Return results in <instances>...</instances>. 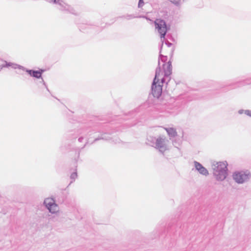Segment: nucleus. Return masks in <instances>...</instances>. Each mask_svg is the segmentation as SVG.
Returning <instances> with one entry per match:
<instances>
[{
  "label": "nucleus",
  "mask_w": 251,
  "mask_h": 251,
  "mask_svg": "<svg viewBox=\"0 0 251 251\" xmlns=\"http://www.w3.org/2000/svg\"><path fill=\"white\" fill-rule=\"evenodd\" d=\"M163 78L159 73L156 71L152 85V93L154 97L158 98L162 91Z\"/></svg>",
  "instance_id": "nucleus-1"
},
{
  "label": "nucleus",
  "mask_w": 251,
  "mask_h": 251,
  "mask_svg": "<svg viewBox=\"0 0 251 251\" xmlns=\"http://www.w3.org/2000/svg\"><path fill=\"white\" fill-rule=\"evenodd\" d=\"M227 165L226 162H220L214 164V173L218 180H223L226 177Z\"/></svg>",
  "instance_id": "nucleus-2"
},
{
  "label": "nucleus",
  "mask_w": 251,
  "mask_h": 251,
  "mask_svg": "<svg viewBox=\"0 0 251 251\" xmlns=\"http://www.w3.org/2000/svg\"><path fill=\"white\" fill-rule=\"evenodd\" d=\"M155 29L160 34L161 37H164L167 32V26L165 22L161 19H156L154 21Z\"/></svg>",
  "instance_id": "nucleus-3"
},
{
  "label": "nucleus",
  "mask_w": 251,
  "mask_h": 251,
  "mask_svg": "<svg viewBox=\"0 0 251 251\" xmlns=\"http://www.w3.org/2000/svg\"><path fill=\"white\" fill-rule=\"evenodd\" d=\"M44 203L50 212L54 213L58 211V206L53 199L50 198L46 199L44 201Z\"/></svg>",
  "instance_id": "nucleus-4"
},
{
  "label": "nucleus",
  "mask_w": 251,
  "mask_h": 251,
  "mask_svg": "<svg viewBox=\"0 0 251 251\" xmlns=\"http://www.w3.org/2000/svg\"><path fill=\"white\" fill-rule=\"evenodd\" d=\"M249 174L245 173H235L233 176L234 179L238 183H241L248 178Z\"/></svg>",
  "instance_id": "nucleus-5"
},
{
  "label": "nucleus",
  "mask_w": 251,
  "mask_h": 251,
  "mask_svg": "<svg viewBox=\"0 0 251 251\" xmlns=\"http://www.w3.org/2000/svg\"><path fill=\"white\" fill-rule=\"evenodd\" d=\"M195 166L199 173L203 175L206 176L208 174L207 170L200 163L195 162Z\"/></svg>",
  "instance_id": "nucleus-6"
},
{
  "label": "nucleus",
  "mask_w": 251,
  "mask_h": 251,
  "mask_svg": "<svg viewBox=\"0 0 251 251\" xmlns=\"http://www.w3.org/2000/svg\"><path fill=\"white\" fill-rule=\"evenodd\" d=\"M164 70L165 75L166 76H169L172 74V64L171 62H168L167 63L164 65Z\"/></svg>",
  "instance_id": "nucleus-7"
},
{
  "label": "nucleus",
  "mask_w": 251,
  "mask_h": 251,
  "mask_svg": "<svg viewBox=\"0 0 251 251\" xmlns=\"http://www.w3.org/2000/svg\"><path fill=\"white\" fill-rule=\"evenodd\" d=\"M28 73L34 77L39 78L41 77L42 74L44 72V70H40L39 71H33L29 70L27 71Z\"/></svg>",
  "instance_id": "nucleus-8"
},
{
  "label": "nucleus",
  "mask_w": 251,
  "mask_h": 251,
  "mask_svg": "<svg viewBox=\"0 0 251 251\" xmlns=\"http://www.w3.org/2000/svg\"><path fill=\"white\" fill-rule=\"evenodd\" d=\"M163 142L161 139H160L157 140L156 146L157 148H158L160 151H162V149L163 147Z\"/></svg>",
  "instance_id": "nucleus-9"
},
{
  "label": "nucleus",
  "mask_w": 251,
  "mask_h": 251,
  "mask_svg": "<svg viewBox=\"0 0 251 251\" xmlns=\"http://www.w3.org/2000/svg\"><path fill=\"white\" fill-rule=\"evenodd\" d=\"M53 1L55 3L56 2V0H53Z\"/></svg>",
  "instance_id": "nucleus-10"
},
{
  "label": "nucleus",
  "mask_w": 251,
  "mask_h": 251,
  "mask_svg": "<svg viewBox=\"0 0 251 251\" xmlns=\"http://www.w3.org/2000/svg\"><path fill=\"white\" fill-rule=\"evenodd\" d=\"M141 1H142V0H140L139 3L141 2Z\"/></svg>",
  "instance_id": "nucleus-11"
}]
</instances>
